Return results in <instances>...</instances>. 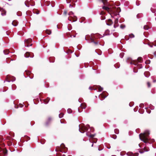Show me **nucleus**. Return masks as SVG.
Wrapping results in <instances>:
<instances>
[{
	"instance_id": "nucleus-1",
	"label": "nucleus",
	"mask_w": 156,
	"mask_h": 156,
	"mask_svg": "<svg viewBox=\"0 0 156 156\" xmlns=\"http://www.w3.org/2000/svg\"><path fill=\"white\" fill-rule=\"evenodd\" d=\"M103 9H105L108 12H110V14L112 17L115 19L114 27L116 28L119 26V13L121 11V9L119 7L114 8L112 9L108 7L103 6L102 7Z\"/></svg>"
},
{
	"instance_id": "nucleus-2",
	"label": "nucleus",
	"mask_w": 156,
	"mask_h": 156,
	"mask_svg": "<svg viewBox=\"0 0 156 156\" xmlns=\"http://www.w3.org/2000/svg\"><path fill=\"white\" fill-rule=\"evenodd\" d=\"M150 134L148 130H146L143 133L140 134L139 135L140 139L145 143L149 142V135Z\"/></svg>"
},
{
	"instance_id": "nucleus-3",
	"label": "nucleus",
	"mask_w": 156,
	"mask_h": 156,
	"mask_svg": "<svg viewBox=\"0 0 156 156\" xmlns=\"http://www.w3.org/2000/svg\"><path fill=\"white\" fill-rule=\"evenodd\" d=\"M90 127L89 125H87L86 126H85L83 124H82L79 125V131L82 133H84L85 131L88 130L87 127Z\"/></svg>"
},
{
	"instance_id": "nucleus-4",
	"label": "nucleus",
	"mask_w": 156,
	"mask_h": 156,
	"mask_svg": "<svg viewBox=\"0 0 156 156\" xmlns=\"http://www.w3.org/2000/svg\"><path fill=\"white\" fill-rule=\"evenodd\" d=\"M69 16L68 18V20L71 22H75L77 20V17L75 16L72 12H70L69 13Z\"/></svg>"
},
{
	"instance_id": "nucleus-5",
	"label": "nucleus",
	"mask_w": 156,
	"mask_h": 156,
	"mask_svg": "<svg viewBox=\"0 0 156 156\" xmlns=\"http://www.w3.org/2000/svg\"><path fill=\"white\" fill-rule=\"evenodd\" d=\"M15 80V78L13 76H11L8 75L7 76V78L5 80V81L8 82H10V81H14Z\"/></svg>"
},
{
	"instance_id": "nucleus-6",
	"label": "nucleus",
	"mask_w": 156,
	"mask_h": 156,
	"mask_svg": "<svg viewBox=\"0 0 156 156\" xmlns=\"http://www.w3.org/2000/svg\"><path fill=\"white\" fill-rule=\"evenodd\" d=\"M85 39L86 40H88V39H87V37H85ZM89 40H90V41H89L90 42H93L94 44L95 45H97L98 44V42H95L94 41V39L93 37H90L89 36Z\"/></svg>"
},
{
	"instance_id": "nucleus-7",
	"label": "nucleus",
	"mask_w": 156,
	"mask_h": 156,
	"mask_svg": "<svg viewBox=\"0 0 156 156\" xmlns=\"http://www.w3.org/2000/svg\"><path fill=\"white\" fill-rule=\"evenodd\" d=\"M130 61V62H129L130 64H134L135 65H136L137 64V63L136 62V61H135L134 60H131V59L130 58H128L127 60V62L128 63H129V62H128V61Z\"/></svg>"
},
{
	"instance_id": "nucleus-8",
	"label": "nucleus",
	"mask_w": 156,
	"mask_h": 156,
	"mask_svg": "<svg viewBox=\"0 0 156 156\" xmlns=\"http://www.w3.org/2000/svg\"><path fill=\"white\" fill-rule=\"evenodd\" d=\"M25 46L28 47L29 45L28 44L32 41V39L30 38H29L25 40Z\"/></svg>"
},
{
	"instance_id": "nucleus-9",
	"label": "nucleus",
	"mask_w": 156,
	"mask_h": 156,
	"mask_svg": "<svg viewBox=\"0 0 156 156\" xmlns=\"http://www.w3.org/2000/svg\"><path fill=\"white\" fill-rule=\"evenodd\" d=\"M32 53H30L28 52H26L25 54L24 55V56L26 58H28L29 57H30L32 58L33 57V55Z\"/></svg>"
},
{
	"instance_id": "nucleus-10",
	"label": "nucleus",
	"mask_w": 156,
	"mask_h": 156,
	"mask_svg": "<svg viewBox=\"0 0 156 156\" xmlns=\"http://www.w3.org/2000/svg\"><path fill=\"white\" fill-rule=\"evenodd\" d=\"M106 93L105 92L103 93L102 94H101L99 95V97H100V98L101 97L103 99L105 98L107 96V95L106 94Z\"/></svg>"
},
{
	"instance_id": "nucleus-11",
	"label": "nucleus",
	"mask_w": 156,
	"mask_h": 156,
	"mask_svg": "<svg viewBox=\"0 0 156 156\" xmlns=\"http://www.w3.org/2000/svg\"><path fill=\"white\" fill-rule=\"evenodd\" d=\"M113 23V22L112 20L111 19H109L108 21L106 22V24L107 25L110 26L112 25Z\"/></svg>"
},
{
	"instance_id": "nucleus-12",
	"label": "nucleus",
	"mask_w": 156,
	"mask_h": 156,
	"mask_svg": "<svg viewBox=\"0 0 156 156\" xmlns=\"http://www.w3.org/2000/svg\"><path fill=\"white\" fill-rule=\"evenodd\" d=\"M1 14L2 16H4L6 15V11L4 9H2L1 10Z\"/></svg>"
},
{
	"instance_id": "nucleus-13",
	"label": "nucleus",
	"mask_w": 156,
	"mask_h": 156,
	"mask_svg": "<svg viewBox=\"0 0 156 156\" xmlns=\"http://www.w3.org/2000/svg\"><path fill=\"white\" fill-rule=\"evenodd\" d=\"M18 23L17 21L16 20L13 21L12 23V24L15 27L17 26L18 25Z\"/></svg>"
},
{
	"instance_id": "nucleus-14",
	"label": "nucleus",
	"mask_w": 156,
	"mask_h": 156,
	"mask_svg": "<svg viewBox=\"0 0 156 156\" xmlns=\"http://www.w3.org/2000/svg\"><path fill=\"white\" fill-rule=\"evenodd\" d=\"M100 1L102 2L103 4L105 5H106L107 3V0H100Z\"/></svg>"
},
{
	"instance_id": "nucleus-15",
	"label": "nucleus",
	"mask_w": 156,
	"mask_h": 156,
	"mask_svg": "<svg viewBox=\"0 0 156 156\" xmlns=\"http://www.w3.org/2000/svg\"><path fill=\"white\" fill-rule=\"evenodd\" d=\"M103 36H102L101 35H100L99 34H97L94 36V37L95 38H96V37L98 38H100L101 37H103Z\"/></svg>"
},
{
	"instance_id": "nucleus-16",
	"label": "nucleus",
	"mask_w": 156,
	"mask_h": 156,
	"mask_svg": "<svg viewBox=\"0 0 156 156\" xmlns=\"http://www.w3.org/2000/svg\"><path fill=\"white\" fill-rule=\"evenodd\" d=\"M97 88L98 89V91L99 92L101 91L102 90H103V88L102 87H101V86H97Z\"/></svg>"
},
{
	"instance_id": "nucleus-17",
	"label": "nucleus",
	"mask_w": 156,
	"mask_h": 156,
	"mask_svg": "<svg viewBox=\"0 0 156 156\" xmlns=\"http://www.w3.org/2000/svg\"><path fill=\"white\" fill-rule=\"evenodd\" d=\"M50 99L48 98L44 100V102L45 104H47L49 101Z\"/></svg>"
},
{
	"instance_id": "nucleus-18",
	"label": "nucleus",
	"mask_w": 156,
	"mask_h": 156,
	"mask_svg": "<svg viewBox=\"0 0 156 156\" xmlns=\"http://www.w3.org/2000/svg\"><path fill=\"white\" fill-rule=\"evenodd\" d=\"M51 120V119L50 118H49L48 119V120L46 123L45 125L46 126H48V125L50 123Z\"/></svg>"
},
{
	"instance_id": "nucleus-19",
	"label": "nucleus",
	"mask_w": 156,
	"mask_h": 156,
	"mask_svg": "<svg viewBox=\"0 0 156 156\" xmlns=\"http://www.w3.org/2000/svg\"><path fill=\"white\" fill-rule=\"evenodd\" d=\"M137 60L139 62L141 63L142 62V58L141 57H138Z\"/></svg>"
},
{
	"instance_id": "nucleus-20",
	"label": "nucleus",
	"mask_w": 156,
	"mask_h": 156,
	"mask_svg": "<svg viewBox=\"0 0 156 156\" xmlns=\"http://www.w3.org/2000/svg\"><path fill=\"white\" fill-rule=\"evenodd\" d=\"M110 34V31L109 30H107L105 31L104 35H108Z\"/></svg>"
},
{
	"instance_id": "nucleus-21",
	"label": "nucleus",
	"mask_w": 156,
	"mask_h": 156,
	"mask_svg": "<svg viewBox=\"0 0 156 156\" xmlns=\"http://www.w3.org/2000/svg\"><path fill=\"white\" fill-rule=\"evenodd\" d=\"M144 75L146 77H148L150 76V73L149 72H147L144 73Z\"/></svg>"
},
{
	"instance_id": "nucleus-22",
	"label": "nucleus",
	"mask_w": 156,
	"mask_h": 156,
	"mask_svg": "<svg viewBox=\"0 0 156 156\" xmlns=\"http://www.w3.org/2000/svg\"><path fill=\"white\" fill-rule=\"evenodd\" d=\"M3 52L5 55H7L9 53V50H4Z\"/></svg>"
},
{
	"instance_id": "nucleus-23",
	"label": "nucleus",
	"mask_w": 156,
	"mask_h": 156,
	"mask_svg": "<svg viewBox=\"0 0 156 156\" xmlns=\"http://www.w3.org/2000/svg\"><path fill=\"white\" fill-rule=\"evenodd\" d=\"M46 32L48 34H49V35L51 34V31L50 30H46Z\"/></svg>"
},
{
	"instance_id": "nucleus-24",
	"label": "nucleus",
	"mask_w": 156,
	"mask_h": 156,
	"mask_svg": "<svg viewBox=\"0 0 156 156\" xmlns=\"http://www.w3.org/2000/svg\"><path fill=\"white\" fill-rule=\"evenodd\" d=\"M81 107L82 108H85L86 107V106L85 104H82L81 105Z\"/></svg>"
},
{
	"instance_id": "nucleus-25",
	"label": "nucleus",
	"mask_w": 156,
	"mask_h": 156,
	"mask_svg": "<svg viewBox=\"0 0 156 156\" xmlns=\"http://www.w3.org/2000/svg\"><path fill=\"white\" fill-rule=\"evenodd\" d=\"M124 55V53L123 52H122L120 54V56L121 58H123Z\"/></svg>"
},
{
	"instance_id": "nucleus-26",
	"label": "nucleus",
	"mask_w": 156,
	"mask_h": 156,
	"mask_svg": "<svg viewBox=\"0 0 156 156\" xmlns=\"http://www.w3.org/2000/svg\"><path fill=\"white\" fill-rule=\"evenodd\" d=\"M129 37L131 38H133L134 37V35L133 34H131L129 35Z\"/></svg>"
},
{
	"instance_id": "nucleus-27",
	"label": "nucleus",
	"mask_w": 156,
	"mask_h": 156,
	"mask_svg": "<svg viewBox=\"0 0 156 156\" xmlns=\"http://www.w3.org/2000/svg\"><path fill=\"white\" fill-rule=\"evenodd\" d=\"M27 3H28V1H26L25 2V4L27 7H29L30 5L28 4H27Z\"/></svg>"
},
{
	"instance_id": "nucleus-28",
	"label": "nucleus",
	"mask_w": 156,
	"mask_h": 156,
	"mask_svg": "<svg viewBox=\"0 0 156 156\" xmlns=\"http://www.w3.org/2000/svg\"><path fill=\"white\" fill-rule=\"evenodd\" d=\"M144 28L145 30H147L149 28L148 27L147 25L144 26Z\"/></svg>"
},
{
	"instance_id": "nucleus-29",
	"label": "nucleus",
	"mask_w": 156,
	"mask_h": 156,
	"mask_svg": "<svg viewBox=\"0 0 156 156\" xmlns=\"http://www.w3.org/2000/svg\"><path fill=\"white\" fill-rule=\"evenodd\" d=\"M151 12L153 13H154L156 11V9L152 8H151Z\"/></svg>"
},
{
	"instance_id": "nucleus-30",
	"label": "nucleus",
	"mask_w": 156,
	"mask_h": 156,
	"mask_svg": "<svg viewBox=\"0 0 156 156\" xmlns=\"http://www.w3.org/2000/svg\"><path fill=\"white\" fill-rule=\"evenodd\" d=\"M63 115V114L62 113L60 114L59 115V118H61L62 117Z\"/></svg>"
},
{
	"instance_id": "nucleus-31",
	"label": "nucleus",
	"mask_w": 156,
	"mask_h": 156,
	"mask_svg": "<svg viewBox=\"0 0 156 156\" xmlns=\"http://www.w3.org/2000/svg\"><path fill=\"white\" fill-rule=\"evenodd\" d=\"M114 131H115V133L116 134H118L119 133V130L117 129H115Z\"/></svg>"
},
{
	"instance_id": "nucleus-32",
	"label": "nucleus",
	"mask_w": 156,
	"mask_h": 156,
	"mask_svg": "<svg viewBox=\"0 0 156 156\" xmlns=\"http://www.w3.org/2000/svg\"><path fill=\"white\" fill-rule=\"evenodd\" d=\"M72 110L70 109H68L67 110V112L69 113H71L72 112Z\"/></svg>"
},
{
	"instance_id": "nucleus-33",
	"label": "nucleus",
	"mask_w": 156,
	"mask_h": 156,
	"mask_svg": "<svg viewBox=\"0 0 156 156\" xmlns=\"http://www.w3.org/2000/svg\"><path fill=\"white\" fill-rule=\"evenodd\" d=\"M120 27L122 29H123L125 27V26L123 25H121L120 26Z\"/></svg>"
},
{
	"instance_id": "nucleus-34",
	"label": "nucleus",
	"mask_w": 156,
	"mask_h": 156,
	"mask_svg": "<svg viewBox=\"0 0 156 156\" xmlns=\"http://www.w3.org/2000/svg\"><path fill=\"white\" fill-rule=\"evenodd\" d=\"M136 5L137 6H138L140 5V2L138 1H137L136 2Z\"/></svg>"
},
{
	"instance_id": "nucleus-35",
	"label": "nucleus",
	"mask_w": 156,
	"mask_h": 156,
	"mask_svg": "<svg viewBox=\"0 0 156 156\" xmlns=\"http://www.w3.org/2000/svg\"><path fill=\"white\" fill-rule=\"evenodd\" d=\"M94 136H95V135L94 134H90L89 136L90 137L93 138L94 137Z\"/></svg>"
},
{
	"instance_id": "nucleus-36",
	"label": "nucleus",
	"mask_w": 156,
	"mask_h": 156,
	"mask_svg": "<svg viewBox=\"0 0 156 156\" xmlns=\"http://www.w3.org/2000/svg\"><path fill=\"white\" fill-rule=\"evenodd\" d=\"M147 85L148 87H151V84L149 82L147 83Z\"/></svg>"
},
{
	"instance_id": "nucleus-37",
	"label": "nucleus",
	"mask_w": 156,
	"mask_h": 156,
	"mask_svg": "<svg viewBox=\"0 0 156 156\" xmlns=\"http://www.w3.org/2000/svg\"><path fill=\"white\" fill-rule=\"evenodd\" d=\"M145 63L146 64H149L150 63V61L149 60H147L146 61Z\"/></svg>"
},
{
	"instance_id": "nucleus-38",
	"label": "nucleus",
	"mask_w": 156,
	"mask_h": 156,
	"mask_svg": "<svg viewBox=\"0 0 156 156\" xmlns=\"http://www.w3.org/2000/svg\"><path fill=\"white\" fill-rule=\"evenodd\" d=\"M60 147L62 148H63L65 147V145L63 144H62L61 145Z\"/></svg>"
},
{
	"instance_id": "nucleus-39",
	"label": "nucleus",
	"mask_w": 156,
	"mask_h": 156,
	"mask_svg": "<svg viewBox=\"0 0 156 156\" xmlns=\"http://www.w3.org/2000/svg\"><path fill=\"white\" fill-rule=\"evenodd\" d=\"M67 3H69L71 2V0H66Z\"/></svg>"
},
{
	"instance_id": "nucleus-40",
	"label": "nucleus",
	"mask_w": 156,
	"mask_h": 156,
	"mask_svg": "<svg viewBox=\"0 0 156 156\" xmlns=\"http://www.w3.org/2000/svg\"><path fill=\"white\" fill-rule=\"evenodd\" d=\"M144 150L145 151H148V149L146 148V147L144 148Z\"/></svg>"
},
{
	"instance_id": "nucleus-41",
	"label": "nucleus",
	"mask_w": 156,
	"mask_h": 156,
	"mask_svg": "<svg viewBox=\"0 0 156 156\" xmlns=\"http://www.w3.org/2000/svg\"><path fill=\"white\" fill-rule=\"evenodd\" d=\"M3 138H2V136H0V142L1 141L3 140Z\"/></svg>"
},
{
	"instance_id": "nucleus-42",
	"label": "nucleus",
	"mask_w": 156,
	"mask_h": 156,
	"mask_svg": "<svg viewBox=\"0 0 156 156\" xmlns=\"http://www.w3.org/2000/svg\"><path fill=\"white\" fill-rule=\"evenodd\" d=\"M67 13V11H64V14H65V15H66Z\"/></svg>"
},
{
	"instance_id": "nucleus-43",
	"label": "nucleus",
	"mask_w": 156,
	"mask_h": 156,
	"mask_svg": "<svg viewBox=\"0 0 156 156\" xmlns=\"http://www.w3.org/2000/svg\"><path fill=\"white\" fill-rule=\"evenodd\" d=\"M89 89H90V90H93V89H94V90H96V89H93V88H92V87H89Z\"/></svg>"
},
{
	"instance_id": "nucleus-44",
	"label": "nucleus",
	"mask_w": 156,
	"mask_h": 156,
	"mask_svg": "<svg viewBox=\"0 0 156 156\" xmlns=\"http://www.w3.org/2000/svg\"><path fill=\"white\" fill-rule=\"evenodd\" d=\"M143 105V104H141L140 105V107L142 108V107H142Z\"/></svg>"
},
{
	"instance_id": "nucleus-45",
	"label": "nucleus",
	"mask_w": 156,
	"mask_h": 156,
	"mask_svg": "<svg viewBox=\"0 0 156 156\" xmlns=\"http://www.w3.org/2000/svg\"><path fill=\"white\" fill-rule=\"evenodd\" d=\"M148 45L150 46V47L151 48L152 47H153V45H150L149 44H148Z\"/></svg>"
},
{
	"instance_id": "nucleus-46",
	"label": "nucleus",
	"mask_w": 156,
	"mask_h": 156,
	"mask_svg": "<svg viewBox=\"0 0 156 156\" xmlns=\"http://www.w3.org/2000/svg\"><path fill=\"white\" fill-rule=\"evenodd\" d=\"M2 151L3 152V150H2V149L1 148H0V152L1 151Z\"/></svg>"
},
{
	"instance_id": "nucleus-47",
	"label": "nucleus",
	"mask_w": 156,
	"mask_h": 156,
	"mask_svg": "<svg viewBox=\"0 0 156 156\" xmlns=\"http://www.w3.org/2000/svg\"><path fill=\"white\" fill-rule=\"evenodd\" d=\"M12 143H11L10 144H9V145H12Z\"/></svg>"
},
{
	"instance_id": "nucleus-48",
	"label": "nucleus",
	"mask_w": 156,
	"mask_h": 156,
	"mask_svg": "<svg viewBox=\"0 0 156 156\" xmlns=\"http://www.w3.org/2000/svg\"><path fill=\"white\" fill-rule=\"evenodd\" d=\"M140 152L141 153H143L144 152V151H140Z\"/></svg>"
},
{
	"instance_id": "nucleus-49",
	"label": "nucleus",
	"mask_w": 156,
	"mask_h": 156,
	"mask_svg": "<svg viewBox=\"0 0 156 156\" xmlns=\"http://www.w3.org/2000/svg\"><path fill=\"white\" fill-rule=\"evenodd\" d=\"M153 45L154 46H156V41L155 42V44H153Z\"/></svg>"
},
{
	"instance_id": "nucleus-50",
	"label": "nucleus",
	"mask_w": 156,
	"mask_h": 156,
	"mask_svg": "<svg viewBox=\"0 0 156 156\" xmlns=\"http://www.w3.org/2000/svg\"><path fill=\"white\" fill-rule=\"evenodd\" d=\"M69 7H72V6H71V4H69Z\"/></svg>"
},
{
	"instance_id": "nucleus-51",
	"label": "nucleus",
	"mask_w": 156,
	"mask_h": 156,
	"mask_svg": "<svg viewBox=\"0 0 156 156\" xmlns=\"http://www.w3.org/2000/svg\"><path fill=\"white\" fill-rule=\"evenodd\" d=\"M153 82H156V80H154L153 81Z\"/></svg>"
},
{
	"instance_id": "nucleus-52",
	"label": "nucleus",
	"mask_w": 156,
	"mask_h": 156,
	"mask_svg": "<svg viewBox=\"0 0 156 156\" xmlns=\"http://www.w3.org/2000/svg\"><path fill=\"white\" fill-rule=\"evenodd\" d=\"M154 55H156V51L154 53Z\"/></svg>"
},
{
	"instance_id": "nucleus-53",
	"label": "nucleus",
	"mask_w": 156,
	"mask_h": 156,
	"mask_svg": "<svg viewBox=\"0 0 156 156\" xmlns=\"http://www.w3.org/2000/svg\"><path fill=\"white\" fill-rule=\"evenodd\" d=\"M116 136H115L114 137H113V138L115 139L116 138Z\"/></svg>"
},
{
	"instance_id": "nucleus-54",
	"label": "nucleus",
	"mask_w": 156,
	"mask_h": 156,
	"mask_svg": "<svg viewBox=\"0 0 156 156\" xmlns=\"http://www.w3.org/2000/svg\"><path fill=\"white\" fill-rule=\"evenodd\" d=\"M15 85H13L12 86V87L13 88Z\"/></svg>"
},
{
	"instance_id": "nucleus-55",
	"label": "nucleus",
	"mask_w": 156,
	"mask_h": 156,
	"mask_svg": "<svg viewBox=\"0 0 156 156\" xmlns=\"http://www.w3.org/2000/svg\"><path fill=\"white\" fill-rule=\"evenodd\" d=\"M139 17L138 15H137V17L138 18H139V17Z\"/></svg>"
},
{
	"instance_id": "nucleus-56",
	"label": "nucleus",
	"mask_w": 156,
	"mask_h": 156,
	"mask_svg": "<svg viewBox=\"0 0 156 156\" xmlns=\"http://www.w3.org/2000/svg\"><path fill=\"white\" fill-rule=\"evenodd\" d=\"M139 17L138 15H137V17L138 18H139V17Z\"/></svg>"
},
{
	"instance_id": "nucleus-57",
	"label": "nucleus",
	"mask_w": 156,
	"mask_h": 156,
	"mask_svg": "<svg viewBox=\"0 0 156 156\" xmlns=\"http://www.w3.org/2000/svg\"><path fill=\"white\" fill-rule=\"evenodd\" d=\"M32 45V44H31L30 45V46H31Z\"/></svg>"
},
{
	"instance_id": "nucleus-58",
	"label": "nucleus",
	"mask_w": 156,
	"mask_h": 156,
	"mask_svg": "<svg viewBox=\"0 0 156 156\" xmlns=\"http://www.w3.org/2000/svg\"><path fill=\"white\" fill-rule=\"evenodd\" d=\"M78 110L79 112H80L79 111V109H78Z\"/></svg>"
},
{
	"instance_id": "nucleus-59",
	"label": "nucleus",
	"mask_w": 156,
	"mask_h": 156,
	"mask_svg": "<svg viewBox=\"0 0 156 156\" xmlns=\"http://www.w3.org/2000/svg\"><path fill=\"white\" fill-rule=\"evenodd\" d=\"M86 134H87V136H89V135H88V134H87V133H86Z\"/></svg>"
},
{
	"instance_id": "nucleus-60",
	"label": "nucleus",
	"mask_w": 156,
	"mask_h": 156,
	"mask_svg": "<svg viewBox=\"0 0 156 156\" xmlns=\"http://www.w3.org/2000/svg\"><path fill=\"white\" fill-rule=\"evenodd\" d=\"M93 144H92V147L93 146Z\"/></svg>"
},
{
	"instance_id": "nucleus-61",
	"label": "nucleus",
	"mask_w": 156,
	"mask_h": 156,
	"mask_svg": "<svg viewBox=\"0 0 156 156\" xmlns=\"http://www.w3.org/2000/svg\"><path fill=\"white\" fill-rule=\"evenodd\" d=\"M132 153H131V155H130V156H131V155H132Z\"/></svg>"
},
{
	"instance_id": "nucleus-62",
	"label": "nucleus",
	"mask_w": 156,
	"mask_h": 156,
	"mask_svg": "<svg viewBox=\"0 0 156 156\" xmlns=\"http://www.w3.org/2000/svg\"><path fill=\"white\" fill-rule=\"evenodd\" d=\"M39 14V13H37V14Z\"/></svg>"
},
{
	"instance_id": "nucleus-63",
	"label": "nucleus",
	"mask_w": 156,
	"mask_h": 156,
	"mask_svg": "<svg viewBox=\"0 0 156 156\" xmlns=\"http://www.w3.org/2000/svg\"><path fill=\"white\" fill-rule=\"evenodd\" d=\"M62 156H64V155H63Z\"/></svg>"
},
{
	"instance_id": "nucleus-64",
	"label": "nucleus",
	"mask_w": 156,
	"mask_h": 156,
	"mask_svg": "<svg viewBox=\"0 0 156 156\" xmlns=\"http://www.w3.org/2000/svg\"><path fill=\"white\" fill-rule=\"evenodd\" d=\"M155 20H156V18H155Z\"/></svg>"
}]
</instances>
